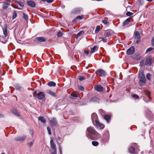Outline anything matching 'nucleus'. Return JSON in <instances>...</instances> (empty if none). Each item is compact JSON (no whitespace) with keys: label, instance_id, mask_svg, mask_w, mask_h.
Masks as SVG:
<instances>
[{"label":"nucleus","instance_id":"f257e3e1","mask_svg":"<svg viewBox=\"0 0 154 154\" xmlns=\"http://www.w3.org/2000/svg\"><path fill=\"white\" fill-rule=\"evenodd\" d=\"M87 130L89 134L88 135H87L86 136L89 139H92L91 135L93 136V138H95L98 137L100 136V134L96 131L94 128L92 127H90L88 128Z\"/></svg>","mask_w":154,"mask_h":154},{"label":"nucleus","instance_id":"f03ea898","mask_svg":"<svg viewBox=\"0 0 154 154\" xmlns=\"http://www.w3.org/2000/svg\"><path fill=\"white\" fill-rule=\"evenodd\" d=\"M140 82L141 85H144L146 83V79L143 72H141L139 75Z\"/></svg>","mask_w":154,"mask_h":154},{"label":"nucleus","instance_id":"7ed1b4c3","mask_svg":"<svg viewBox=\"0 0 154 154\" xmlns=\"http://www.w3.org/2000/svg\"><path fill=\"white\" fill-rule=\"evenodd\" d=\"M109 138V134L108 133H105L103 135V137L101 141L102 142L104 143H106L108 141Z\"/></svg>","mask_w":154,"mask_h":154},{"label":"nucleus","instance_id":"20e7f679","mask_svg":"<svg viewBox=\"0 0 154 154\" xmlns=\"http://www.w3.org/2000/svg\"><path fill=\"white\" fill-rule=\"evenodd\" d=\"M95 73L96 74L100 76H104L106 75V74L105 71L101 69L97 70Z\"/></svg>","mask_w":154,"mask_h":154},{"label":"nucleus","instance_id":"39448f33","mask_svg":"<svg viewBox=\"0 0 154 154\" xmlns=\"http://www.w3.org/2000/svg\"><path fill=\"white\" fill-rule=\"evenodd\" d=\"M46 38L44 37H39L36 38L35 39V42L36 43H39L45 42Z\"/></svg>","mask_w":154,"mask_h":154},{"label":"nucleus","instance_id":"423d86ee","mask_svg":"<svg viewBox=\"0 0 154 154\" xmlns=\"http://www.w3.org/2000/svg\"><path fill=\"white\" fill-rule=\"evenodd\" d=\"M45 94L42 92H40L37 94V97L39 100H42L45 97Z\"/></svg>","mask_w":154,"mask_h":154},{"label":"nucleus","instance_id":"0eeeda50","mask_svg":"<svg viewBox=\"0 0 154 154\" xmlns=\"http://www.w3.org/2000/svg\"><path fill=\"white\" fill-rule=\"evenodd\" d=\"M26 136L23 135L21 136H18L15 137L14 140L17 141H22L25 140L26 138Z\"/></svg>","mask_w":154,"mask_h":154},{"label":"nucleus","instance_id":"6e6552de","mask_svg":"<svg viewBox=\"0 0 154 154\" xmlns=\"http://www.w3.org/2000/svg\"><path fill=\"white\" fill-rule=\"evenodd\" d=\"M94 88L96 91L99 92L102 91L103 90V87L101 85H96Z\"/></svg>","mask_w":154,"mask_h":154},{"label":"nucleus","instance_id":"1a4fd4ad","mask_svg":"<svg viewBox=\"0 0 154 154\" xmlns=\"http://www.w3.org/2000/svg\"><path fill=\"white\" fill-rule=\"evenodd\" d=\"M134 47L132 46L128 49L127 51V53L128 54L131 55L134 52Z\"/></svg>","mask_w":154,"mask_h":154},{"label":"nucleus","instance_id":"9d476101","mask_svg":"<svg viewBox=\"0 0 154 154\" xmlns=\"http://www.w3.org/2000/svg\"><path fill=\"white\" fill-rule=\"evenodd\" d=\"M50 124L52 126H54L57 125V121L55 118H52L50 121Z\"/></svg>","mask_w":154,"mask_h":154},{"label":"nucleus","instance_id":"9b49d317","mask_svg":"<svg viewBox=\"0 0 154 154\" xmlns=\"http://www.w3.org/2000/svg\"><path fill=\"white\" fill-rule=\"evenodd\" d=\"M91 119L92 121L94 122V121L95 122L97 121V114L95 113L92 114L91 116Z\"/></svg>","mask_w":154,"mask_h":154},{"label":"nucleus","instance_id":"f8f14e48","mask_svg":"<svg viewBox=\"0 0 154 154\" xmlns=\"http://www.w3.org/2000/svg\"><path fill=\"white\" fill-rule=\"evenodd\" d=\"M51 147L53 150L56 149V144L54 143V141L52 139H51L50 140Z\"/></svg>","mask_w":154,"mask_h":154},{"label":"nucleus","instance_id":"ddd939ff","mask_svg":"<svg viewBox=\"0 0 154 154\" xmlns=\"http://www.w3.org/2000/svg\"><path fill=\"white\" fill-rule=\"evenodd\" d=\"M26 3L28 5L32 8L34 7L35 5V3L32 1H28Z\"/></svg>","mask_w":154,"mask_h":154},{"label":"nucleus","instance_id":"4468645a","mask_svg":"<svg viewBox=\"0 0 154 154\" xmlns=\"http://www.w3.org/2000/svg\"><path fill=\"white\" fill-rule=\"evenodd\" d=\"M9 5L10 4L8 1H6L3 4V5L2 9V10L4 11L5 10Z\"/></svg>","mask_w":154,"mask_h":154},{"label":"nucleus","instance_id":"2eb2a0df","mask_svg":"<svg viewBox=\"0 0 154 154\" xmlns=\"http://www.w3.org/2000/svg\"><path fill=\"white\" fill-rule=\"evenodd\" d=\"M7 26L6 24H5L4 25V27L2 28L3 34L5 35V37H6L8 35V32H7Z\"/></svg>","mask_w":154,"mask_h":154},{"label":"nucleus","instance_id":"dca6fc26","mask_svg":"<svg viewBox=\"0 0 154 154\" xmlns=\"http://www.w3.org/2000/svg\"><path fill=\"white\" fill-rule=\"evenodd\" d=\"M152 60L151 58H146L145 61V64L146 66H149L151 64Z\"/></svg>","mask_w":154,"mask_h":154},{"label":"nucleus","instance_id":"f3484780","mask_svg":"<svg viewBox=\"0 0 154 154\" xmlns=\"http://www.w3.org/2000/svg\"><path fill=\"white\" fill-rule=\"evenodd\" d=\"M100 99L99 98L96 97H92L90 100V101L92 102H99Z\"/></svg>","mask_w":154,"mask_h":154},{"label":"nucleus","instance_id":"a211bd4d","mask_svg":"<svg viewBox=\"0 0 154 154\" xmlns=\"http://www.w3.org/2000/svg\"><path fill=\"white\" fill-rule=\"evenodd\" d=\"M96 125L97 127L100 128V129H103L104 127V125L100 123L98 121L95 122Z\"/></svg>","mask_w":154,"mask_h":154},{"label":"nucleus","instance_id":"6ab92c4d","mask_svg":"<svg viewBox=\"0 0 154 154\" xmlns=\"http://www.w3.org/2000/svg\"><path fill=\"white\" fill-rule=\"evenodd\" d=\"M70 97L72 98H74L75 97H78V95L77 92H72L70 96Z\"/></svg>","mask_w":154,"mask_h":154},{"label":"nucleus","instance_id":"aec40b11","mask_svg":"<svg viewBox=\"0 0 154 154\" xmlns=\"http://www.w3.org/2000/svg\"><path fill=\"white\" fill-rule=\"evenodd\" d=\"M134 38L136 39H139L140 38V34L138 31H136L134 34Z\"/></svg>","mask_w":154,"mask_h":154},{"label":"nucleus","instance_id":"412c9836","mask_svg":"<svg viewBox=\"0 0 154 154\" xmlns=\"http://www.w3.org/2000/svg\"><path fill=\"white\" fill-rule=\"evenodd\" d=\"M135 148L132 146L130 147L128 149L129 152L131 154H136L137 153H135Z\"/></svg>","mask_w":154,"mask_h":154},{"label":"nucleus","instance_id":"4be33fe9","mask_svg":"<svg viewBox=\"0 0 154 154\" xmlns=\"http://www.w3.org/2000/svg\"><path fill=\"white\" fill-rule=\"evenodd\" d=\"M47 93L49 94H50L51 95H52L54 97H57V95L53 91H51L50 90H48L47 91Z\"/></svg>","mask_w":154,"mask_h":154},{"label":"nucleus","instance_id":"5701e85b","mask_svg":"<svg viewBox=\"0 0 154 154\" xmlns=\"http://www.w3.org/2000/svg\"><path fill=\"white\" fill-rule=\"evenodd\" d=\"M80 12V10L79 8H76L74 9L72 13L74 14H79Z\"/></svg>","mask_w":154,"mask_h":154},{"label":"nucleus","instance_id":"b1692460","mask_svg":"<svg viewBox=\"0 0 154 154\" xmlns=\"http://www.w3.org/2000/svg\"><path fill=\"white\" fill-rule=\"evenodd\" d=\"M12 112L15 115L17 116H20V114L19 112L15 109H14L12 110Z\"/></svg>","mask_w":154,"mask_h":154},{"label":"nucleus","instance_id":"393cba45","mask_svg":"<svg viewBox=\"0 0 154 154\" xmlns=\"http://www.w3.org/2000/svg\"><path fill=\"white\" fill-rule=\"evenodd\" d=\"M38 120L42 122L43 123H45L46 122V120L45 118L43 117L40 116L38 118Z\"/></svg>","mask_w":154,"mask_h":154},{"label":"nucleus","instance_id":"a878e982","mask_svg":"<svg viewBox=\"0 0 154 154\" xmlns=\"http://www.w3.org/2000/svg\"><path fill=\"white\" fill-rule=\"evenodd\" d=\"M97 49V46H94L93 48H91V51L90 52V54H91Z\"/></svg>","mask_w":154,"mask_h":154},{"label":"nucleus","instance_id":"bb28decb","mask_svg":"<svg viewBox=\"0 0 154 154\" xmlns=\"http://www.w3.org/2000/svg\"><path fill=\"white\" fill-rule=\"evenodd\" d=\"M129 18H128L127 19H126L122 23V26H125L128 24L130 23V21H129Z\"/></svg>","mask_w":154,"mask_h":154},{"label":"nucleus","instance_id":"cd10ccee","mask_svg":"<svg viewBox=\"0 0 154 154\" xmlns=\"http://www.w3.org/2000/svg\"><path fill=\"white\" fill-rule=\"evenodd\" d=\"M48 85L51 87H54L56 85V83L53 82L51 81L48 83Z\"/></svg>","mask_w":154,"mask_h":154},{"label":"nucleus","instance_id":"c85d7f7f","mask_svg":"<svg viewBox=\"0 0 154 154\" xmlns=\"http://www.w3.org/2000/svg\"><path fill=\"white\" fill-rule=\"evenodd\" d=\"M111 30L110 29H108L106 31L105 33V35L106 36L109 37L110 34Z\"/></svg>","mask_w":154,"mask_h":154},{"label":"nucleus","instance_id":"c756f323","mask_svg":"<svg viewBox=\"0 0 154 154\" xmlns=\"http://www.w3.org/2000/svg\"><path fill=\"white\" fill-rule=\"evenodd\" d=\"M111 116L108 115H106L104 116V119L108 122L110 119Z\"/></svg>","mask_w":154,"mask_h":154},{"label":"nucleus","instance_id":"7c9ffc66","mask_svg":"<svg viewBox=\"0 0 154 154\" xmlns=\"http://www.w3.org/2000/svg\"><path fill=\"white\" fill-rule=\"evenodd\" d=\"M16 89L17 90H21L22 89V87L19 85H16L15 86Z\"/></svg>","mask_w":154,"mask_h":154},{"label":"nucleus","instance_id":"2f4dec72","mask_svg":"<svg viewBox=\"0 0 154 154\" xmlns=\"http://www.w3.org/2000/svg\"><path fill=\"white\" fill-rule=\"evenodd\" d=\"M14 2L19 5L21 7H23V4L22 3V1H16L14 0Z\"/></svg>","mask_w":154,"mask_h":154},{"label":"nucleus","instance_id":"473e14b6","mask_svg":"<svg viewBox=\"0 0 154 154\" xmlns=\"http://www.w3.org/2000/svg\"><path fill=\"white\" fill-rule=\"evenodd\" d=\"M109 58H102L101 60L102 61L103 63H108L109 61Z\"/></svg>","mask_w":154,"mask_h":154},{"label":"nucleus","instance_id":"72a5a7b5","mask_svg":"<svg viewBox=\"0 0 154 154\" xmlns=\"http://www.w3.org/2000/svg\"><path fill=\"white\" fill-rule=\"evenodd\" d=\"M92 144L94 146H97L99 145V143L96 141H92Z\"/></svg>","mask_w":154,"mask_h":154},{"label":"nucleus","instance_id":"f704fd0d","mask_svg":"<svg viewBox=\"0 0 154 154\" xmlns=\"http://www.w3.org/2000/svg\"><path fill=\"white\" fill-rule=\"evenodd\" d=\"M84 33V31L82 30L81 31H80L76 35V37L77 38H78L79 36L82 35Z\"/></svg>","mask_w":154,"mask_h":154},{"label":"nucleus","instance_id":"c9c22d12","mask_svg":"<svg viewBox=\"0 0 154 154\" xmlns=\"http://www.w3.org/2000/svg\"><path fill=\"white\" fill-rule=\"evenodd\" d=\"M100 29V26H97L96 27V28L95 30V33H98L99 31V29Z\"/></svg>","mask_w":154,"mask_h":154},{"label":"nucleus","instance_id":"e433bc0d","mask_svg":"<svg viewBox=\"0 0 154 154\" xmlns=\"http://www.w3.org/2000/svg\"><path fill=\"white\" fill-rule=\"evenodd\" d=\"M133 14V13L130 12V11H128L126 13V15L128 16H131Z\"/></svg>","mask_w":154,"mask_h":154},{"label":"nucleus","instance_id":"4c0bfd02","mask_svg":"<svg viewBox=\"0 0 154 154\" xmlns=\"http://www.w3.org/2000/svg\"><path fill=\"white\" fill-rule=\"evenodd\" d=\"M84 17L83 16H78L76 17V18L79 20H82L84 18Z\"/></svg>","mask_w":154,"mask_h":154},{"label":"nucleus","instance_id":"58836bf2","mask_svg":"<svg viewBox=\"0 0 154 154\" xmlns=\"http://www.w3.org/2000/svg\"><path fill=\"white\" fill-rule=\"evenodd\" d=\"M17 16V14L16 12L15 11H14L13 12V17H12L13 19H14Z\"/></svg>","mask_w":154,"mask_h":154},{"label":"nucleus","instance_id":"ea45409f","mask_svg":"<svg viewBox=\"0 0 154 154\" xmlns=\"http://www.w3.org/2000/svg\"><path fill=\"white\" fill-rule=\"evenodd\" d=\"M153 48H152L150 47L148 48L146 51V53L149 52L151 51L152 50Z\"/></svg>","mask_w":154,"mask_h":154},{"label":"nucleus","instance_id":"a19ab883","mask_svg":"<svg viewBox=\"0 0 154 154\" xmlns=\"http://www.w3.org/2000/svg\"><path fill=\"white\" fill-rule=\"evenodd\" d=\"M23 17L25 20H28V16L26 14L24 13L23 14Z\"/></svg>","mask_w":154,"mask_h":154},{"label":"nucleus","instance_id":"79ce46f5","mask_svg":"<svg viewBox=\"0 0 154 154\" xmlns=\"http://www.w3.org/2000/svg\"><path fill=\"white\" fill-rule=\"evenodd\" d=\"M133 97L135 98V99H137L139 98V96L137 94H134L132 95Z\"/></svg>","mask_w":154,"mask_h":154},{"label":"nucleus","instance_id":"37998d69","mask_svg":"<svg viewBox=\"0 0 154 154\" xmlns=\"http://www.w3.org/2000/svg\"><path fill=\"white\" fill-rule=\"evenodd\" d=\"M151 74L149 73H147L146 74V77L147 79L149 80H150Z\"/></svg>","mask_w":154,"mask_h":154},{"label":"nucleus","instance_id":"c03bdc74","mask_svg":"<svg viewBox=\"0 0 154 154\" xmlns=\"http://www.w3.org/2000/svg\"><path fill=\"white\" fill-rule=\"evenodd\" d=\"M33 142H30L28 143L27 144V145L29 147H31L32 146V145L33 144Z\"/></svg>","mask_w":154,"mask_h":154},{"label":"nucleus","instance_id":"a18cd8bd","mask_svg":"<svg viewBox=\"0 0 154 154\" xmlns=\"http://www.w3.org/2000/svg\"><path fill=\"white\" fill-rule=\"evenodd\" d=\"M63 35V32H58L57 34V35L58 36H62Z\"/></svg>","mask_w":154,"mask_h":154},{"label":"nucleus","instance_id":"49530a36","mask_svg":"<svg viewBox=\"0 0 154 154\" xmlns=\"http://www.w3.org/2000/svg\"><path fill=\"white\" fill-rule=\"evenodd\" d=\"M85 79V77L83 76H80L79 78V79L80 81H82Z\"/></svg>","mask_w":154,"mask_h":154},{"label":"nucleus","instance_id":"de8ad7c7","mask_svg":"<svg viewBox=\"0 0 154 154\" xmlns=\"http://www.w3.org/2000/svg\"><path fill=\"white\" fill-rule=\"evenodd\" d=\"M29 134L31 135L32 137V138L33 137V131L31 130H30L29 131Z\"/></svg>","mask_w":154,"mask_h":154},{"label":"nucleus","instance_id":"09e8293b","mask_svg":"<svg viewBox=\"0 0 154 154\" xmlns=\"http://www.w3.org/2000/svg\"><path fill=\"white\" fill-rule=\"evenodd\" d=\"M84 53H85L86 55H88L89 54H90V53L89 52L86 50H85L84 51Z\"/></svg>","mask_w":154,"mask_h":154},{"label":"nucleus","instance_id":"8fccbe9b","mask_svg":"<svg viewBox=\"0 0 154 154\" xmlns=\"http://www.w3.org/2000/svg\"><path fill=\"white\" fill-rule=\"evenodd\" d=\"M144 63V60H141V61H140V65L141 66H142L143 63Z\"/></svg>","mask_w":154,"mask_h":154},{"label":"nucleus","instance_id":"3c124183","mask_svg":"<svg viewBox=\"0 0 154 154\" xmlns=\"http://www.w3.org/2000/svg\"><path fill=\"white\" fill-rule=\"evenodd\" d=\"M102 23L105 24H107L108 23V22L106 20H103L102 21Z\"/></svg>","mask_w":154,"mask_h":154},{"label":"nucleus","instance_id":"603ef678","mask_svg":"<svg viewBox=\"0 0 154 154\" xmlns=\"http://www.w3.org/2000/svg\"><path fill=\"white\" fill-rule=\"evenodd\" d=\"M79 89L81 90L82 91H83L84 90V88L82 86H80L79 87Z\"/></svg>","mask_w":154,"mask_h":154},{"label":"nucleus","instance_id":"864d4df0","mask_svg":"<svg viewBox=\"0 0 154 154\" xmlns=\"http://www.w3.org/2000/svg\"><path fill=\"white\" fill-rule=\"evenodd\" d=\"M102 40L104 42H107L106 39H104L103 37H102Z\"/></svg>","mask_w":154,"mask_h":154},{"label":"nucleus","instance_id":"5fc2aeb1","mask_svg":"<svg viewBox=\"0 0 154 154\" xmlns=\"http://www.w3.org/2000/svg\"><path fill=\"white\" fill-rule=\"evenodd\" d=\"M54 0H47V2L48 3H51Z\"/></svg>","mask_w":154,"mask_h":154},{"label":"nucleus","instance_id":"6e6d98bb","mask_svg":"<svg viewBox=\"0 0 154 154\" xmlns=\"http://www.w3.org/2000/svg\"><path fill=\"white\" fill-rule=\"evenodd\" d=\"M152 46L154 47V37L153 38L152 40Z\"/></svg>","mask_w":154,"mask_h":154},{"label":"nucleus","instance_id":"4d7b16f0","mask_svg":"<svg viewBox=\"0 0 154 154\" xmlns=\"http://www.w3.org/2000/svg\"><path fill=\"white\" fill-rule=\"evenodd\" d=\"M54 152H53L51 154H57V150L56 149L54 150Z\"/></svg>","mask_w":154,"mask_h":154},{"label":"nucleus","instance_id":"13d9d810","mask_svg":"<svg viewBox=\"0 0 154 154\" xmlns=\"http://www.w3.org/2000/svg\"><path fill=\"white\" fill-rule=\"evenodd\" d=\"M11 5L14 8H17L18 9H20V8H19L17 7H15L14 5H13V4H12Z\"/></svg>","mask_w":154,"mask_h":154},{"label":"nucleus","instance_id":"bf43d9fd","mask_svg":"<svg viewBox=\"0 0 154 154\" xmlns=\"http://www.w3.org/2000/svg\"><path fill=\"white\" fill-rule=\"evenodd\" d=\"M47 129V130H48V132L51 131V129L50 128H49V127H48Z\"/></svg>","mask_w":154,"mask_h":154},{"label":"nucleus","instance_id":"052dcab7","mask_svg":"<svg viewBox=\"0 0 154 154\" xmlns=\"http://www.w3.org/2000/svg\"><path fill=\"white\" fill-rule=\"evenodd\" d=\"M33 96L34 97H36V91H34L33 93Z\"/></svg>","mask_w":154,"mask_h":154},{"label":"nucleus","instance_id":"680f3d73","mask_svg":"<svg viewBox=\"0 0 154 154\" xmlns=\"http://www.w3.org/2000/svg\"><path fill=\"white\" fill-rule=\"evenodd\" d=\"M77 19L76 18V17L73 20V22H76V20H77Z\"/></svg>","mask_w":154,"mask_h":154},{"label":"nucleus","instance_id":"e2e57ef3","mask_svg":"<svg viewBox=\"0 0 154 154\" xmlns=\"http://www.w3.org/2000/svg\"><path fill=\"white\" fill-rule=\"evenodd\" d=\"M38 59H37V60L38 61H42V60L41 59V58H37Z\"/></svg>","mask_w":154,"mask_h":154},{"label":"nucleus","instance_id":"0e129e2a","mask_svg":"<svg viewBox=\"0 0 154 154\" xmlns=\"http://www.w3.org/2000/svg\"><path fill=\"white\" fill-rule=\"evenodd\" d=\"M140 42V40L139 39H137V40L136 41V43L137 44H138Z\"/></svg>","mask_w":154,"mask_h":154},{"label":"nucleus","instance_id":"69168bd1","mask_svg":"<svg viewBox=\"0 0 154 154\" xmlns=\"http://www.w3.org/2000/svg\"><path fill=\"white\" fill-rule=\"evenodd\" d=\"M4 116L3 115H2V114H0V118H3L4 117Z\"/></svg>","mask_w":154,"mask_h":154},{"label":"nucleus","instance_id":"338daca9","mask_svg":"<svg viewBox=\"0 0 154 154\" xmlns=\"http://www.w3.org/2000/svg\"><path fill=\"white\" fill-rule=\"evenodd\" d=\"M59 149H60V152H61V147H60H60H59Z\"/></svg>","mask_w":154,"mask_h":154},{"label":"nucleus","instance_id":"774afa93","mask_svg":"<svg viewBox=\"0 0 154 154\" xmlns=\"http://www.w3.org/2000/svg\"><path fill=\"white\" fill-rule=\"evenodd\" d=\"M57 139L58 140H60V137H58Z\"/></svg>","mask_w":154,"mask_h":154}]
</instances>
